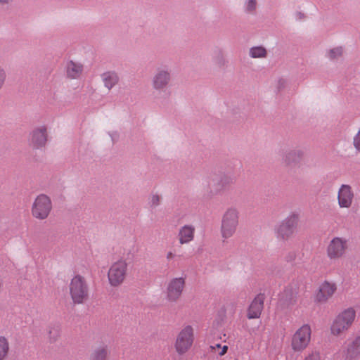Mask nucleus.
<instances>
[{"label":"nucleus","instance_id":"obj_1","mask_svg":"<svg viewBox=\"0 0 360 360\" xmlns=\"http://www.w3.org/2000/svg\"><path fill=\"white\" fill-rule=\"evenodd\" d=\"M356 316L354 307H348L340 312L333 321L330 332L333 335L339 336L347 330L353 325Z\"/></svg>","mask_w":360,"mask_h":360},{"label":"nucleus","instance_id":"obj_2","mask_svg":"<svg viewBox=\"0 0 360 360\" xmlns=\"http://www.w3.org/2000/svg\"><path fill=\"white\" fill-rule=\"evenodd\" d=\"M239 224V212L236 207H229L224 213L221 223V236L223 242L231 238L236 232Z\"/></svg>","mask_w":360,"mask_h":360},{"label":"nucleus","instance_id":"obj_3","mask_svg":"<svg viewBox=\"0 0 360 360\" xmlns=\"http://www.w3.org/2000/svg\"><path fill=\"white\" fill-rule=\"evenodd\" d=\"M299 219L298 213L292 212L281 221L274 229L277 239L283 241L288 240L296 230Z\"/></svg>","mask_w":360,"mask_h":360},{"label":"nucleus","instance_id":"obj_4","mask_svg":"<svg viewBox=\"0 0 360 360\" xmlns=\"http://www.w3.org/2000/svg\"><path fill=\"white\" fill-rule=\"evenodd\" d=\"M70 294L74 304H83L88 298L89 288L84 277L74 276L70 283Z\"/></svg>","mask_w":360,"mask_h":360},{"label":"nucleus","instance_id":"obj_5","mask_svg":"<svg viewBox=\"0 0 360 360\" xmlns=\"http://www.w3.org/2000/svg\"><path fill=\"white\" fill-rule=\"evenodd\" d=\"M311 326L309 324H303L292 336V349L296 352H302L309 345L311 341Z\"/></svg>","mask_w":360,"mask_h":360},{"label":"nucleus","instance_id":"obj_6","mask_svg":"<svg viewBox=\"0 0 360 360\" xmlns=\"http://www.w3.org/2000/svg\"><path fill=\"white\" fill-rule=\"evenodd\" d=\"M171 81V70L169 67L164 65L156 68L151 78V86L156 91L165 94Z\"/></svg>","mask_w":360,"mask_h":360},{"label":"nucleus","instance_id":"obj_7","mask_svg":"<svg viewBox=\"0 0 360 360\" xmlns=\"http://www.w3.org/2000/svg\"><path fill=\"white\" fill-rule=\"evenodd\" d=\"M127 271V263L124 259L114 262L108 272V278L111 286L117 287L124 281Z\"/></svg>","mask_w":360,"mask_h":360},{"label":"nucleus","instance_id":"obj_8","mask_svg":"<svg viewBox=\"0 0 360 360\" xmlns=\"http://www.w3.org/2000/svg\"><path fill=\"white\" fill-rule=\"evenodd\" d=\"M52 210V202L46 195H39L32 206V216L40 220L46 219Z\"/></svg>","mask_w":360,"mask_h":360},{"label":"nucleus","instance_id":"obj_9","mask_svg":"<svg viewBox=\"0 0 360 360\" xmlns=\"http://www.w3.org/2000/svg\"><path fill=\"white\" fill-rule=\"evenodd\" d=\"M194 340V330L191 326L184 327L177 335L175 349L179 354H185L192 346Z\"/></svg>","mask_w":360,"mask_h":360},{"label":"nucleus","instance_id":"obj_10","mask_svg":"<svg viewBox=\"0 0 360 360\" xmlns=\"http://www.w3.org/2000/svg\"><path fill=\"white\" fill-rule=\"evenodd\" d=\"M185 277L172 278L167 283L165 298L169 302H176L181 297L185 287Z\"/></svg>","mask_w":360,"mask_h":360},{"label":"nucleus","instance_id":"obj_11","mask_svg":"<svg viewBox=\"0 0 360 360\" xmlns=\"http://www.w3.org/2000/svg\"><path fill=\"white\" fill-rule=\"evenodd\" d=\"M347 248V240L344 238L335 237L328 243L326 248L327 257L330 260H337L342 257Z\"/></svg>","mask_w":360,"mask_h":360},{"label":"nucleus","instance_id":"obj_12","mask_svg":"<svg viewBox=\"0 0 360 360\" xmlns=\"http://www.w3.org/2000/svg\"><path fill=\"white\" fill-rule=\"evenodd\" d=\"M48 138L47 128L44 125L37 127L32 130L29 136V143L34 148L45 146Z\"/></svg>","mask_w":360,"mask_h":360},{"label":"nucleus","instance_id":"obj_13","mask_svg":"<svg viewBox=\"0 0 360 360\" xmlns=\"http://www.w3.org/2000/svg\"><path fill=\"white\" fill-rule=\"evenodd\" d=\"M354 193L350 185L342 184L338 192V203L340 208H349L352 205Z\"/></svg>","mask_w":360,"mask_h":360},{"label":"nucleus","instance_id":"obj_14","mask_svg":"<svg viewBox=\"0 0 360 360\" xmlns=\"http://www.w3.org/2000/svg\"><path fill=\"white\" fill-rule=\"evenodd\" d=\"M336 290L337 285L335 283L325 281L320 285L315 300L317 302L325 303L332 297Z\"/></svg>","mask_w":360,"mask_h":360},{"label":"nucleus","instance_id":"obj_15","mask_svg":"<svg viewBox=\"0 0 360 360\" xmlns=\"http://www.w3.org/2000/svg\"><path fill=\"white\" fill-rule=\"evenodd\" d=\"M265 296L258 294L250 303L248 309L247 316L249 319H257L260 316L264 308Z\"/></svg>","mask_w":360,"mask_h":360},{"label":"nucleus","instance_id":"obj_16","mask_svg":"<svg viewBox=\"0 0 360 360\" xmlns=\"http://www.w3.org/2000/svg\"><path fill=\"white\" fill-rule=\"evenodd\" d=\"M195 228L191 224H185L179 228L177 237L181 245L188 244L194 240Z\"/></svg>","mask_w":360,"mask_h":360},{"label":"nucleus","instance_id":"obj_17","mask_svg":"<svg viewBox=\"0 0 360 360\" xmlns=\"http://www.w3.org/2000/svg\"><path fill=\"white\" fill-rule=\"evenodd\" d=\"M83 65L79 63L70 60L66 64V76L71 79H78L82 74Z\"/></svg>","mask_w":360,"mask_h":360},{"label":"nucleus","instance_id":"obj_18","mask_svg":"<svg viewBox=\"0 0 360 360\" xmlns=\"http://www.w3.org/2000/svg\"><path fill=\"white\" fill-rule=\"evenodd\" d=\"M102 81L105 87L108 90L112 89L119 82V76L115 71H108L103 72L101 75Z\"/></svg>","mask_w":360,"mask_h":360},{"label":"nucleus","instance_id":"obj_19","mask_svg":"<svg viewBox=\"0 0 360 360\" xmlns=\"http://www.w3.org/2000/svg\"><path fill=\"white\" fill-rule=\"evenodd\" d=\"M346 355L349 359H355L360 356V335L356 337L347 345Z\"/></svg>","mask_w":360,"mask_h":360},{"label":"nucleus","instance_id":"obj_20","mask_svg":"<svg viewBox=\"0 0 360 360\" xmlns=\"http://www.w3.org/2000/svg\"><path fill=\"white\" fill-rule=\"evenodd\" d=\"M304 153L300 149L290 150L283 157V161L288 165L297 163L302 158Z\"/></svg>","mask_w":360,"mask_h":360},{"label":"nucleus","instance_id":"obj_21","mask_svg":"<svg viewBox=\"0 0 360 360\" xmlns=\"http://www.w3.org/2000/svg\"><path fill=\"white\" fill-rule=\"evenodd\" d=\"M234 181L235 180L233 176L224 174L219 178L216 183H214V186L215 190L219 192L233 184Z\"/></svg>","mask_w":360,"mask_h":360},{"label":"nucleus","instance_id":"obj_22","mask_svg":"<svg viewBox=\"0 0 360 360\" xmlns=\"http://www.w3.org/2000/svg\"><path fill=\"white\" fill-rule=\"evenodd\" d=\"M108 349L107 345H101L95 348L89 356V360H107Z\"/></svg>","mask_w":360,"mask_h":360},{"label":"nucleus","instance_id":"obj_23","mask_svg":"<svg viewBox=\"0 0 360 360\" xmlns=\"http://www.w3.org/2000/svg\"><path fill=\"white\" fill-rule=\"evenodd\" d=\"M61 326L58 323H51L48 328V338L51 342H55L60 336Z\"/></svg>","mask_w":360,"mask_h":360},{"label":"nucleus","instance_id":"obj_24","mask_svg":"<svg viewBox=\"0 0 360 360\" xmlns=\"http://www.w3.org/2000/svg\"><path fill=\"white\" fill-rule=\"evenodd\" d=\"M9 342L4 336H0V360H4L9 352Z\"/></svg>","mask_w":360,"mask_h":360},{"label":"nucleus","instance_id":"obj_25","mask_svg":"<svg viewBox=\"0 0 360 360\" xmlns=\"http://www.w3.org/2000/svg\"><path fill=\"white\" fill-rule=\"evenodd\" d=\"M281 299L284 300L288 306L292 305L296 302V295L291 288H286L283 291Z\"/></svg>","mask_w":360,"mask_h":360},{"label":"nucleus","instance_id":"obj_26","mask_svg":"<svg viewBox=\"0 0 360 360\" xmlns=\"http://www.w3.org/2000/svg\"><path fill=\"white\" fill-rule=\"evenodd\" d=\"M249 54L253 58H264L266 56V50L263 46H254L250 49Z\"/></svg>","mask_w":360,"mask_h":360},{"label":"nucleus","instance_id":"obj_27","mask_svg":"<svg viewBox=\"0 0 360 360\" xmlns=\"http://www.w3.org/2000/svg\"><path fill=\"white\" fill-rule=\"evenodd\" d=\"M342 53L343 49L341 46L335 47L327 51L326 57L331 60H335L342 56Z\"/></svg>","mask_w":360,"mask_h":360},{"label":"nucleus","instance_id":"obj_28","mask_svg":"<svg viewBox=\"0 0 360 360\" xmlns=\"http://www.w3.org/2000/svg\"><path fill=\"white\" fill-rule=\"evenodd\" d=\"M257 0H246L244 4V11L247 13H255L257 8Z\"/></svg>","mask_w":360,"mask_h":360},{"label":"nucleus","instance_id":"obj_29","mask_svg":"<svg viewBox=\"0 0 360 360\" xmlns=\"http://www.w3.org/2000/svg\"><path fill=\"white\" fill-rule=\"evenodd\" d=\"M161 196L157 193L152 194L149 198V205L151 207L155 208L160 205Z\"/></svg>","mask_w":360,"mask_h":360},{"label":"nucleus","instance_id":"obj_30","mask_svg":"<svg viewBox=\"0 0 360 360\" xmlns=\"http://www.w3.org/2000/svg\"><path fill=\"white\" fill-rule=\"evenodd\" d=\"M6 80V72L5 69L0 65V90L3 88Z\"/></svg>","mask_w":360,"mask_h":360},{"label":"nucleus","instance_id":"obj_31","mask_svg":"<svg viewBox=\"0 0 360 360\" xmlns=\"http://www.w3.org/2000/svg\"><path fill=\"white\" fill-rule=\"evenodd\" d=\"M297 252L295 250H290L285 255V260L288 262H292L295 260Z\"/></svg>","mask_w":360,"mask_h":360},{"label":"nucleus","instance_id":"obj_32","mask_svg":"<svg viewBox=\"0 0 360 360\" xmlns=\"http://www.w3.org/2000/svg\"><path fill=\"white\" fill-rule=\"evenodd\" d=\"M353 144L356 150L360 152V129L354 137Z\"/></svg>","mask_w":360,"mask_h":360},{"label":"nucleus","instance_id":"obj_33","mask_svg":"<svg viewBox=\"0 0 360 360\" xmlns=\"http://www.w3.org/2000/svg\"><path fill=\"white\" fill-rule=\"evenodd\" d=\"M304 360H320V354L318 352H312L309 354Z\"/></svg>","mask_w":360,"mask_h":360},{"label":"nucleus","instance_id":"obj_34","mask_svg":"<svg viewBox=\"0 0 360 360\" xmlns=\"http://www.w3.org/2000/svg\"><path fill=\"white\" fill-rule=\"evenodd\" d=\"M175 257H176V254L174 252H173L172 251L167 252V253L166 255V259L168 261L173 259Z\"/></svg>","mask_w":360,"mask_h":360},{"label":"nucleus","instance_id":"obj_35","mask_svg":"<svg viewBox=\"0 0 360 360\" xmlns=\"http://www.w3.org/2000/svg\"><path fill=\"white\" fill-rule=\"evenodd\" d=\"M227 350H228V346L224 345L222 347L221 351L219 352V354L220 356H223L226 353Z\"/></svg>","mask_w":360,"mask_h":360},{"label":"nucleus","instance_id":"obj_36","mask_svg":"<svg viewBox=\"0 0 360 360\" xmlns=\"http://www.w3.org/2000/svg\"><path fill=\"white\" fill-rule=\"evenodd\" d=\"M13 0H0V4L1 5H8L10 4Z\"/></svg>","mask_w":360,"mask_h":360},{"label":"nucleus","instance_id":"obj_37","mask_svg":"<svg viewBox=\"0 0 360 360\" xmlns=\"http://www.w3.org/2000/svg\"><path fill=\"white\" fill-rule=\"evenodd\" d=\"M110 136H111L112 141H115V139L118 137L117 134L115 132L110 134Z\"/></svg>","mask_w":360,"mask_h":360},{"label":"nucleus","instance_id":"obj_38","mask_svg":"<svg viewBox=\"0 0 360 360\" xmlns=\"http://www.w3.org/2000/svg\"><path fill=\"white\" fill-rule=\"evenodd\" d=\"M210 347H211V349L212 350H214L216 347L217 348H221V345L220 344H217L215 346H211Z\"/></svg>","mask_w":360,"mask_h":360},{"label":"nucleus","instance_id":"obj_39","mask_svg":"<svg viewBox=\"0 0 360 360\" xmlns=\"http://www.w3.org/2000/svg\"><path fill=\"white\" fill-rule=\"evenodd\" d=\"M297 15L299 17V18H303L304 14L300 13V12H299V13H297Z\"/></svg>","mask_w":360,"mask_h":360}]
</instances>
